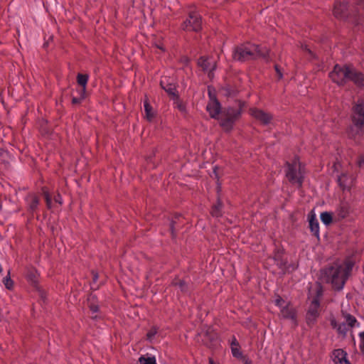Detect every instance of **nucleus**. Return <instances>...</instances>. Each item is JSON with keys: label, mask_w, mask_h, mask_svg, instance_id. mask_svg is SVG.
<instances>
[{"label": "nucleus", "mask_w": 364, "mask_h": 364, "mask_svg": "<svg viewBox=\"0 0 364 364\" xmlns=\"http://www.w3.org/2000/svg\"><path fill=\"white\" fill-rule=\"evenodd\" d=\"M97 277L96 275H95V277H94V279H97Z\"/></svg>", "instance_id": "nucleus-43"}, {"label": "nucleus", "mask_w": 364, "mask_h": 364, "mask_svg": "<svg viewBox=\"0 0 364 364\" xmlns=\"http://www.w3.org/2000/svg\"><path fill=\"white\" fill-rule=\"evenodd\" d=\"M274 260L277 262V265L279 267V268L282 271H284L286 269V261H284L283 259H281L279 255H275Z\"/></svg>", "instance_id": "nucleus-25"}, {"label": "nucleus", "mask_w": 364, "mask_h": 364, "mask_svg": "<svg viewBox=\"0 0 364 364\" xmlns=\"http://www.w3.org/2000/svg\"><path fill=\"white\" fill-rule=\"evenodd\" d=\"M358 164L360 166L364 165V155L360 156V158L358 161Z\"/></svg>", "instance_id": "nucleus-38"}, {"label": "nucleus", "mask_w": 364, "mask_h": 364, "mask_svg": "<svg viewBox=\"0 0 364 364\" xmlns=\"http://www.w3.org/2000/svg\"><path fill=\"white\" fill-rule=\"evenodd\" d=\"M353 120L358 128L364 129V104L363 101H358L355 105Z\"/></svg>", "instance_id": "nucleus-8"}, {"label": "nucleus", "mask_w": 364, "mask_h": 364, "mask_svg": "<svg viewBox=\"0 0 364 364\" xmlns=\"http://www.w3.org/2000/svg\"><path fill=\"white\" fill-rule=\"evenodd\" d=\"M89 79L87 75L78 74L77 77V83L82 87L80 91V98L83 99L85 97L86 85Z\"/></svg>", "instance_id": "nucleus-15"}, {"label": "nucleus", "mask_w": 364, "mask_h": 364, "mask_svg": "<svg viewBox=\"0 0 364 364\" xmlns=\"http://www.w3.org/2000/svg\"><path fill=\"white\" fill-rule=\"evenodd\" d=\"M336 213L339 218H344L348 214V206L346 204L341 205L336 210Z\"/></svg>", "instance_id": "nucleus-19"}, {"label": "nucleus", "mask_w": 364, "mask_h": 364, "mask_svg": "<svg viewBox=\"0 0 364 364\" xmlns=\"http://www.w3.org/2000/svg\"><path fill=\"white\" fill-rule=\"evenodd\" d=\"M305 169L298 158L287 163L286 177L293 184L301 187L304 178Z\"/></svg>", "instance_id": "nucleus-5"}, {"label": "nucleus", "mask_w": 364, "mask_h": 364, "mask_svg": "<svg viewBox=\"0 0 364 364\" xmlns=\"http://www.w3.org/2000/svg\"><path fill=\"white\" fill-rule=\"evenodd\" d=\"M320 218L321 222L326 225H328L329 224H331L333 220L332 214L328 212L322 213L321 214Z\"/></svg>", "instance_id": "nucleus-20"}, {"label": "nucleus", "mask_w": 364, "mask_h": 364, "mask_svg": "<svg viewBox=\"0 0 364 364\" xmlns=\"http://www.w3.org/2000/svg\"><path fill=\"white\" fill-rule=\"evenodd\" d=\"M232 346H238V343H237V341L235 338H234V341L232 342Z\"/></svg>", "instance_id": "nucleus-41"}, {"label": "nucleus", "mask_w": 364, "mask_h": 364, "mask_svg": "<svg viewBox=\"0 0 364 364\" xmlns=\"http://www.w3.org/2000/svg\"><path fill=\"white\" fill-rule=\"evenodd\" d=\"M344 318L345 321L347 323L346 325L348 327H354L356 326V324H358L356 318L353 316H351L350 314H345Z\"/></svg>", "instance_id": "nucleus-22"}, {"label": "nucleus", "mask_w": 364, "mask_h": 364, "mask_svg": "<svg viewBox=\"0 0 364 364\" xmlns=\"http://www.w3.org/2000/svg\"><path fill=\"white\" fill-rule=\"evenodd\" d=\"M145 117L148 121H151L155 117V112L150 105L149 100L146 98L144 101Z\"/></svg>", "instance_id": "nucleus-16"}, {"label": "nucleus", "mask_w": 364, "mask_h": 364, "mask_svg": "<svg viewBox=\"0 0 364 364\" xmlns=\"http://www.w3.org/2000/svg\"><path fill=\"white\" fill-rule=\"evenodd\" d=\"M26 201L30 211L34 212L36 210L39 205V198L36 195H28L26 198Z\"/></svg>", "instance_id": "nucleus-13"}, {"label": "nucleus", "mask_w": 364, "mask_h": 364, "mask_svg": "<svg viewBox=\"0 0 364 364\" xmlns=\"http://www.w3.org/2000/svg\"><path fill=\"white\" fill-rule=\"evenodd\" d=\"M353 263L347 260L342 264L335 263L323 271V277L326 282L331 283L333 288L341 290L343 288L352 269Z\"/></svg>", "instance_id": "nucleus-1"}, {"label": "nucleus", "mask_w": 364, "mask_h": 364, "mask_svg": "<svg viewBox=\"0 0 364 364\" xmlns=\"http://www.w3.org/2000/svg\"><path fill=\"white\" fill-rule=\"evenodd\" d=\"M3 283L5 285L6 288L8 289H12L14 287V282L11 279L9 276V272L8 273V275L4 278Z\"/></svg>", "instance_id": "nucleus-26"}, {"label": "nucleus", "mask_w": 364, "mask_h": 364, "mask_svg": "<svg viewBox=\"0 0 364 364\" xmlns=\"http://www.w3.org/2000/svg\"><path fill=\"white\" fill-rule=\"evenodd\" d=\"M221 207H222V203H220V200H218L217 204H215L212 208V210H211L212 215L214 217H219L221 215V210H220Z\"/></svg>", "instance_id": "nucleus-24"}, {"label": "nucleus", "mask_w": 364, "mask_h": 364, "mask_svg": "<svg viewBox=\"0 0 364 364\" xmlns=\"http://www.w3.org/2000/svg\"><path fill=\"white\" fill-rule=\"evenodd\" d=\"M198 65L203 70L208 73L209 78L213 77V70L215 69V61L213 58L201 57L198 61Z\"/></svg>", "instance_id": "nucleus-9"}, {"label": "nucleus", "mask_w": 364, "mask_h": 364, "mask_svg": "<svg viewBox=\"0 0 364 364\" xmlns=\"http://www.w3.org/2000/svg\"><path fill=\"white\" fill-rule=\"evenodd\" d=\"M280 314L283 318L291 320L294 323H296V310L289 304H287L285 306L282 307V309L280 310Z\"/></svg>", "instance_id": "nucleus-11"}, {"label": "nucleus", "mask_w": 364, "mask_h": 364, "mask_svg": "<svg viewBox=\"0 0 364 364\" xmlns=\"http://www.w3.org/2000/svg\"><path fill=\"white\" fill-rule=\"evenodd\" d=\"M175 106L176 107H177L181 112H185L186 111V108H185V106L183 104V102L181 101H180L178 99H176V102H175Z\"/></svg>", "instance_id": "nucleus-30"}, {"label": "nucleus", "mask_w": 364, "mask_h": 364, "mask_svg": "<svg viewBox=\"0 0 364 364\" xmlns=\"http://www.w3.org/2000/svg\"><path fill=\"white\" fill-rule=\"evenodd\" d=\"M90 309L93 313L98 311V306L97 304H90Z\"/></svg>", "instance_id": "nucleus-36"}, {"label": "nucleus", "mask_w": 364, "mask_h": 364, "mask_svg": "<svg viewBox=\"0 0 364 364\" xmlns=\"http://www.w3.org/2000/svg\"><path fill=\"white\" fill-rule=\"evenodd\" d=\"M28 279L29 280H31L32 282H35L36 280V272L33 270L32 272H31L28 274Z\"/></svg>", "instance_id": "nucleus-33"}, {"label": "nucleus", "mask_w": 364, "mask_h": 364, "mask_svg": "<svg viewBox=\"0 0 364 364\" xmlns=\"http://www.w3.org/2000/svg\"><path fill=\"white\" fill-rule=\"evenodd\" d=\"M331 325L333 328H336L338 332L341 334L345 335L348 331V327L345 323L337 324L336 321H332Z\"/></svg>", "instance_id": "nucleus-18"}, {"label": "nucleus", "mask_w": 364, "mask_h": 364, "mask_svg": "<svg viewBox=\"0 0 364 364\" xmlns=\"http://www.w3.org/2000/svg\"><path fill=\"white\" fill-rule=\"evenodd\" d=\"M154 46L156 48L159 49L161 51L164 52L165 48L164 46V44L160 41L156 40L154 43Z\"/></svg>", "instance_id": "nucleus-32"}, {"label": "nucleus", "mask_w": 364, "mask_h": 364, "mask_svg": "<svg viewBox=\"0 0 364 364\" xmlns=\"http://www.w3.org/2000/svg\"><path fill=\"white\" fill-rule=\"evenodd\" d=\"M210 101L207 105V111L213 118H218L220 115V125L227 131L230 130L235 120L240 116V111L233 107L228 108L220 114V105L208 89Z\"/></svg>", "instance_id": "nucleus-2"}, {"label": "nucleus", "mask_w": 364, "mask_h": 364, "mask_svg": "<svg viewBox=\"0 0 364 364\" xmlns=\"http://www.w3.org/2000/svg\"><path fill=\"white\" fill-rule=\"evenodd\" d=\"M182 28L187 31H198L201 28V18L196 12H191L189 18L182 24Z\"/></svg>", "instance_id": "nucleus-7"}, {"label": "nucleus", "mask_w": 364, "mask_h": 364, "mask_svg": "<svg viewBox=\"0 0 364 364\" xmlns=\"http://www.w3.org/2000/svg\"><path fill=\"white\" fill-rule=\"evenodd\" d=\"M275 70H276V72L278 75V77L279 78H282V74L281 73V70H279V67L277 65H275Z\"/></svg>", "instance_id": "nucleus-39"}, {"label": "nucleus", "mask_w": 364, "mask_h": 364, "mask_svg": "<svg viewBox=\"0 0 364 364\" xmlns=\"http://www.w3.org/2000/svg\"><path fill=\"white\" fill-rule=\"evenodd\" d=\"M80 102V99L76 98V97H73V104L79 103Z\"/></svg>", "instance_id": "nucleus-40"}, {"label": "nucleus", "mask_w": 364, "mask_h": 364, "mask_svg": "<svg viewBox=\"0 0 364 364\" xmlns=\"http://www.w3.org/2000/svg\"><path fill=\"white\" fill-rule=\"evenodd\" d=\"M250 113L255 119L265 125L269 124L272 119V116L269 113L257 108L250 109Z\"/></svg>", "instance_id": "nucleus-10"}, {"label": "nucleus", "mask_w": 364, "mask_h": 364, "mask_svg": "<svg viewBox=\"0 0 364 364\" xmlns=\"http://www.w3.org/2000/svg\"><path fill=\"white\" fill-rule=\"evenodd\" d=\"M275 305L279 306L281 309L282 307L285 306L287 304L286 301L280 296H277V298L274 301Z\"/></svg>", "instance_id": "nucleus-28"}, {"label": "nucleus", "mask_w": 364, "mask_h": 364, "mask_svg": "<svg viewBox=\"0 0 364 364\" xmlns=\"http://www.w3.org/2000/svg\"><path fill=\"white\" fill-rule=\"evenodd\" d=\"M183 282H180V286L182 287Z\"/></svg>", "instance_id": "nucleus-44"}, {"label": "nucleus", "mask_w": 364, "mask_h": 364, "mask_svg": "<svg viewBox=\"0 0 364 364\" xmlns=\"http://www.w3.org/2000/svg\"><path fill=\"white\" fill-rule=\"evenodd\" d=\"M156 329H151L150 330L147 334H146V336H147V339H149V341H151L154 337V336L156 335Z\"/></svg>", "instance_id": "nucleus-34"}, {"label": "nucleus", "mask_w": 364, "mask_h": 364, "mask_svg": "<svg viewBox=\"0 0 364 364\" xmlns=\"http://www.w3.org/2000/svg\"><path fill=\"white\" fill-rule=\"evenodd\" d=\"M209 362H210V364H214V363H213V360H212V359H210V361H209Z\"/></svg>", "instance_id": "nucleus-42"}, {"label": "nucleus", "mask_w": 364, "mask_h": 364, "mask_svg": "<svg viewBox=\"0 0 364 364\" xmlns=\"http://www.w3.org/2000/svg\"><path fill=\"white\" fill-rule=\"evenodd\" d=\"M309 222L311 232L315 235L318 236L319 233V225L314 214H312L309 216Z\"/></svg>", "instance_id": "nucleus-17"}, {"label": "nucleus", "mask_w": 364, "mask_h": 364, "mask_svg": "<svg viewBox=\"0 0 364 364\" xmlns=\"http://www.w3.org/2000/svg\"><path fill=\"white\" fill-rule=\"evenodd\" d=\"M360 338V350L364 353V331L359 333Z\"/></svg>", "instance_id": "nucleus-29"}, {"label": "nucleus", "mask_w": 364, "mask_h": 364, "mask_svg": "<svg viewBox=\"0 0 364 364\" xmlns=\"http://www.w3.org/2000/svg\"><path fill=\"white\" fill-rule=\"evenodd\" d=\"M347 9V4L345 2L343 3H336L334 6L333 9V14L338 18H343L345 17V11Z\"/></svg>", "instance_id": "nucleus-14"}, {"label": "nucleus", "mask_w": 364, "mask_h": 364, "mask_svg": "<svg viewBox=\"0 0 364 364\" xmlns=\"http://www.w3.org/2000/svg\"><path fill=\"white\" fill-rule=\"evenodd\" d=\"M354 2L360 8L364 9V0H354Z\"/></svg>", "instance_id": "nucleus-37"}, {"label": "nucleus", "mask_w": 364, "mask_h": 364, "mask_svg": "<svg viewBox=\"0 0 364 364\" xmlns=\"http://www.w3.org/2000/svg\"><path fill=\"white\" fill-rule=\"evenodd\" d=\"M329 77L338 85H343L346 82L351 80L358 86L364 87V75L358 73L350 65H336L333 71L329 73Z\"/></svg>", "instance_id": "nucleus-3"}, {"label": "nucleus", "mask_w": 364, "mask_h": 364, "mask_svg": "<svg viewBox=\"0 0 364 364\" xmlns=\"http://www.w3.org/2000/svg\"><path fill=\"white\" fill-rule=\"evenodd\" d=\"M164 80H161V85L163 87V89L166 92H168L169 95H173V96H176L175 86L173 85H171V84H169V85H167L166 86H164Z\"/></svg>", "instance_id": "nucleus-23"}, {"label": "nucleus", "mask_w": 364, "mask_h": 364, "mask_svg": "<svg viewBox=\"0 0 364 364\" xmlns=\"http://www.w3.org/2000/svg\"><path fill=\"white\" fill-rule=\"evenodd\" d=\"M43 194L45 198L46 205L48 209H50L52 208V200L51 196H50L49 193L45 189H43Z\"/></svg>", "instance_id": "nucleus-27"}, {"label": "nucleus", "mask_w": 364, "mask_h": 364, "mask_svg": "<svg viewBox=\"0 0 364 364\" xmlns=\"http://www.w3.org/2000/svg\"><path fill=\"white\" fill-rule=\"evenodd\" d=\"M333 362L335 364H349L346 358V353L342 349H336L333 353Z\"/></svg>", "instance_id": "nucleus-12"}, {"label": "nucleus", "mask_w": 364, "mask_h": 364, "mask_svg": "<svg viewBox=\"0 0 364 364\" xmlns=\"http://www.w3.org/2000/svg\"><path fill=\"white\" fill-rule=\"evenodd\" d=\"M231 349H232V353L234 357H236V358L241 357L242 353L240 352V350H239L237 346H235H235H232Z\"/></svg>", "instance_id": "nucleus-31"}, {"label": "nucleus", "mask_w": 364, "mask_h": 364, "mask_svg": "<svg viewBox=\"0 0 364 364\" xmlns=\"http://www.w3.org/2000/svg\"><path fill=\"white\" fill-rule=\"evenodd\" d=\"M139 364H156V358L155 357L152 356H141L139 358Z\"/></svg>", "instance_id": "nucleus-21"}, {"label": "nucleus", "mask_w": 364, "mask_h": 364, "mask_svg": "<svg viewBox=\"0 0 364 364\" xmlns=\"http://www.w3.org/2000/svg\"><path fill=\"white\" fill-rule=\"evenodd\" d=\"M323 294V287L319 284H316L309 289V296L311 298V303L307 313V319L313 321L318 316L319 299Z\"/></svg>", "instance_id": "nucleus-6"}, {"label": "nucleus", "mask_w": 364, "mask_h": 364, "mask_svg": "<svg viewBox=\"0 0 364 364\" xmlns=\"http://www.w3.org/2000/svg\"><path fill=\"white\" fill-rule=\"evenodd\" d=\"M55 202L61 205L63 203V199L60 194H58L56 196H55Z\"/></svg>", "instance_id": "nucleus-35"}, {"label": "nucleus", "mask_w": 364, "mask_h": 364, "mask_svg": "<svg viewBox=\"0 0 364 364\" xmlns=\"http://www.w3.org/2000/svg\"><path fill=\"white\" fill-rule=\"evenodd\" d=\"M268 55V50L259 48V46L245 43L235 48L232 53L234 60L238 61H246L258 57L265 58Z\"/></svg>", "instance_id": "nucleus-4"}]
</instances>
